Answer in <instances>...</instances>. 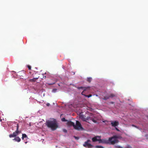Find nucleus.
<instances>
[{
  "label": "nucleus",
  "instance_id": "1",
  "mask_svg": "<svg viewBox=\"0 0 148 148\" xmlns=\"http://www.w3.org/2000/svg\"><path fill=\"white\" fill-rule=\"evenodd\" d=\"M46 124L48 128H51L52 130H55L58 127L57 121L54 119L51 120H47L46 121Z\"/></svg>",
  "mask_w": 148,
  "mask_h": 148
},
{
  "label": "nucleus",
  "instance_id": "2",
  "mask_svg": "<svg viewBox=\"0 0 148 148\" xmlns=\"http://www.w3.org/2000/svg\"><path fill=\"white\" fill-rule=\"evenodd\" d=\"M118 138V137L117 136H113L109 138L108 140H105L104 141V143L106 144L113 145L119 142V141L117 139Z\"/></svg>",
  "mask_w": 148,
  "mask_h": 148
},
{
  "label": "nucleus",
  "instance_id": "3",
  "mask_svg": "<svg viewBox=\"0 0 148 148\" xmlns=\"http://www.w3.org/2000/svg\"><path fill=\"white\" fill-rule=\"evenodd\" d=\"M16 127V129L15 132H14L12 134L9 135V136L10 138L15 137L21 133V131L18 130L19 125L18 124H17Z\"/></svg>",
  "mask_w": 148,
  "mask_h": 148
},
{
  "label": "nucleus",
  "instance_id": "4",
  "mask_svg": "<svg viewBox=\"0 0 148 148\" xmlns=\"http://www.w3.org/2000/svg\"><path fill=\"white\" fill-rule=\"evenodd\" d=\"M80 118L83 121H85L88 122H89L88 121H89L90 120H92L94 123H96L97 122V121L95 120L92 117L88 116L86 118H85L84 116L81 115L80 116Z\"/></svg>",
  "mask_w": 148,
  "mask_h": 148
},
{
  "label": "nucleus",
  "instance_id": "5",
  "mask_svg": "<svg viewBox=\"0 0 148 148\" xmlns=\"http://www.w3.org/2000/svg\"><path fill=\"white\" fill-rule=\"evenodd\" d=\"M74 128L75 129L77 130H82L84 129L80 123L78 121H76V125H75L74 124Z\"/></svg>",
  "mask_w": 148,
  "mask_h": 148
},
{
  "label": "nucleus",
  "instance_id": "6",
  "mask_svg": "<svg viewBox=\"0 0 148 148\" xmlns=\"http://www.w3.org/2000/svg\"><path fill=\"white\" fill-rule=\"evenodd\" d=\"M91 142L90 140L88 139L83 144L84 147L88 148H91L93 146L90 143Z\"/></svg>",
  "mask_w": 148,
  "mask_h": 148
},
{
  "label": "nucleus",
  "instance_id": "7",
  "mask_svg": "<svg viewBox=\"0 0 148 148\" xmlns=\"http://www.w3.org/2000/svg\"><path fill=\"white\" fill-rule=\"evenodd\" d=\"M100 136H97L92 138V140L93 142H94L98 141L99 142V143H101L102 142V141L101 139H100Z\"/></svg>",
  "mask_w": 148,
  "mask_h": 148
},
{
  "label": "nucleus",
  "instance_id": "8",
  "mask_svg": "<svg viewBox=\"0 0 148 148\" xmlns=\"http://www.w3.org/2000/svg\"><path fill=\"white\" fill-rule=\"evenodd\" d=\"M111 124L112 127H115L119 125V122L117 121H111Z\"/></svg>",
  "mask_w": 148,
  "mask_h": 148
},
{
  "label": "nucleus",
  "instance_id": "9",
  "mask_svg": "<svg viewBox=\"0 0 148 148\" xmlns=\"http://www.w3.org/2000/svg\"><path fill=\"white\" fill-rule=\"evenodd\" d=\"M90 87V86H88L86 87H83L82 86L77 87V88L79 89H82L84 90V91H86V90L89 89Z\"/></svg>",
  "mask_w": 148,
  "mask_h": 148
},
{
  "label": "nucleus",
  "instance_id": "10",
  "mask_svg": "<svg viewBox=\"0 0 148 148\" xmlns=\"http://www.w3.org/2000/svg\"><path fill=\"white\" fill-rule=\"evenodd\" d=\"M67 124L69 126H73L74 127V123L71 121H68Z\"/></svg>",
  "mask_w": 148,
  "mask_h": 148
},
{
  "label": "nucleus",
  "instance_id": "11",
  "mask_svg": "<svg viewBox=\"0 0 148 148\" xmlns=\"http://www.w3.org/2000/svg\"><path fill=\"white\" fill-rule=\"evenodd\" d=\"M13 140L18 142H20L21 140V138L18 136H16L15 138L13 139Z\"/></svg>",
  "mask_w": 148,
  "mask_h": 148
},
{
  "label": "nucleus",
  "instance_id": "12",
  "mask_svg": "<svg viewBox=\"0 0 148 148\" xmlns=\"http://www.w3.org/2000/svg\"><path fill=\"white\" fill-rule=\"evenodd\" d=\"M39 78V77H38L34 78L33 79H31L29 80V81L31 82H35L36 80H37Z\"/></svg>",
  "mask_w": 148,
  "mask_h": 148
},
{
  "label": "nucleus",
  "instance_id": "13",
  "mask_svg": "<svg viewBox=\"0 0 148 148\" xmlns=\"http://www.w3.org/2000/svg\"><path fill=\"white\" fill-rule=\"evenodd\" d=\"M28 138L26 134H22V138L23 140L24 138Z\"/></svg>",
  "mask_w": 148,
  "mask_h": 148
},
{
  "label": "nucleus",
  "instance_id": "14",
  "mask_svg": "<svg viewBox=\"0 0 148 148\" xmlns=\"http://www.w3.org/2000/svg\"><path fill=\"white\" fill-rule=\"evenodd\" d=\"M116 95L113 94H111L109 96V97L110 98H113L114 97H116Z\"/></svg>",
  "mask_w": 148,
  "mask_h": 148
},
{
  "label": "nucleus",
  "instance_id": "15",
  "mask_svg": "<svg viewBox=\"0 0 148 148\" xmlns=\"http://www.w3.org/2000/svg\"><path fill=\"white\" fill-rule=\"evenodd\" d=\"M110 98L109 96H105L103 98V99L104 100H106Z\"/></svg>",
  "mask_w": 148,
  "mask_h": 148
},
{
  "label": "nucleus",
  "instance_id": "16",
  "mask_svg": "<svg viewBox=\"0 0 148 148\" xmlns=\"http://www.w3.org/2000/svg\"><path fill=\"white\" fill-rule=\"evenodd\" d=\"M92 79V78L91 77H88L87 79V82H89L90 83Z\"/></svg>",
  "mask_w": 148,
  "mask_h": 148
},
{
  "label": "nucleus",
  "instance_id": "17",
  "mask_svg": "<svg viewBox=\"0 0 148 148\" xmlns=\"http://www.w3.org/2000/svg\"><path fill=\"white\" fill-rule=\"evenodd\" d=\"M115 148H123V147L119 145H115L114 146Z\"/></svg>",
  "mask_w": 148,
  "mask_h": 148
},
{
  "label": "nucleus",
  "instance_id": "18",
  "mask_svg": "<svg viewBox=\"0 0 148 148\" xmlns=\"http://www.w3.org/2000/svg\"><path fill=\"white\" fill-rule=\"evenodd\" d=\"M96 148H104V147L101 146L96 145L95 146Z\"/></svg>",
  "mask_w": 148,
  "mask_h": 148
},
{
  "label": "nucleus",
  "instance_id": "19",
  "mask_svg": "<svg viewBox=\"0 0 148 148\" xmlns=\"http://www.w3.org/2000/svg\"><path fill=\"white\" fill-rule=\"evenodd\" d=\"M62 121H67L68 120H66L65 118H63L62 119Z\"/></svg>",
  "mask_w": 148,
  "mask_h": 148
},
{
  "label": "nucleus",
  "instance_id": "20",
  "mask_svg": "<svg viewBox=\"0 0 148 148\" xmlns=\"http://www.w3.org/2000/svg\"><path fill=\"white\" fill-rule=\"evenodd\" d=\"M132 125L133 127H136V128H137V129H139V128L138 127H137V126H136V125H134L133 124Z\"/></svg>",
  "mask_w": 148,
  "mask_h": 148
},
{
  "label": "nucleus",
  "instance_id": "21",
  "mask_svg": "<svg viewBox=\"0 0 148 148\" xmlns=\"http://www.w3.org/2000/svg\"><path fill=\"white\" fill-rule=\"evenodd\" d=\"M85 96L88 98H89L92 96V95L91 94H90L88 95H85Z\"/></svg>",
  "mask_w": 148,
  "mask_h": 148
},
{
  "label": "nucleus",
  "instance_id": "22",
  "mask_svg": "<svg viewBox=\"0 0 148 148\" xmlns=\"http://www.w3.org/2000/svg\"><path fill=\"white\" fill-rule=\"evenodd\" d=\"M74 137L76 140H78L79 139V137H77L75 136H74Z\"/></svg>",
  "mask_w": 148,
  "mask_h": 148
},
{
  "label": "nucleus",
  "instance_id": "23",
  "mask_svg": "<svg viewBox=\"0 0 148 148\" xmlns=\"http://www.w3.org/2000/svg\"><path fill=\"white\" fill-rule=\"evenodd\" d=\"M27 67L28 68V69L29 70H30L31 69V66H29V65H28L27 66Z\"/></svg>",
  "mask_w": 148,
  "mask_h": 148
},
{
  "label": "nucleus",
  "instance_id": "24",
  "mask_svg": "<svg viewBox=\"0 0 148 148\" xmlns=\"http://www.w3.org/2000/svg\"><path fill=\"white\" fill-rule=\"evenodd\" d=\"M125 148H131V147L130 145H127V147H125Z\"/></svg>",
  "mask_w": 148,
  "mask_h": 148
},
{
  "label": "nucleus",
  "instance_id": "25",
  "mask_svg": "<svg viewBox=\"0 0 148 148\" xmlns=\"http://www.w3.org/2000/svg\"><path fill=\"white\" fill-rule=\"evenodd\" d=\"M55 84V82H53V83H49V85H52L53 84Z\"/></svg>",
  "mask_w": 148,
  "mask_h": 148
},
{
  "label": "nucleus",
  "instance_id": "26",
  "mask_svg": "<svg viewBox=\"0 0 148 148\" xmlns=\"http://www.w3.org/2000/svg\"><path fill=\"white\" fill-rule=\"evenodd\" d=\"M50 105V104L49 103H48L47 104V106H49Z\"/></svg>",
  "mask_w": 148,
  "mask_h": 148
},
{
  "label": "nucleus",
  "instance_id": "27",
  "mask_svg": "<svg viewBox=\"0 0 148 148\" xmlns=\"http://www.w3.org/2000/svg\"><path fill=\"white\" fill-rule=\"evenodd\" d=\"M56 89H53V91H54V92H55L56 90Z\"/></svg>",
  "mask_w": 148,
  "mask_h": 148
},
{
  "label": "nucleus",
  "instance_id": "28",
  "mask_svg": "<svg viewBox=\"0 0 148 148\" xmlns=\"http://www.w3.org/2000/svg\"><path fill=\"white\" fill-rule=\"evenodd\" d=\"M64 132H67V130H64Z\"/></svg>",
  "mask_w": 148,
  "mask_h": 148
},
{
  "label": "nucleus",
  "instance_id": "29",
  "mask_svg": "<svg viewBox=\"0 0 148 148\" xmlns=\"http://www.w3.org/2000/svg\"><path fill=\"white\" fill-rule=\"evenodd\" d=\"M116 129L117 131H119V130L116 127Z\"/></svg>",
  "mask_w": 148,
  "mask_h": 148
},
{
  "label": "nucleus",
  "instance_id": "30",
  "mask_svg": "<svg viewBox=\"0 0 148 148\" xmlns=\"http://www.w3.org/2000/svg\"><path fill=\"white\" fill-rule=\"evenodd\" d=\"M43 78H46V76H43Z\"/></svg>",
  "mask_w": 148,
  "mask_h": 148
},
{
  "label": "nucleus",
  "instance_id": "31",
  "mask_svg": "<svg viewBox=\"0 0 148 148\" xmlns=\"http://www.w3.org/2000/svg\"><path fill=\"white\" fill-rule=\"evenodd\" d=\"M84 91H83L82 93V95H83V92H84Z\"/></svg>",
  "mask_w": 148,
  "mask_h": 148
},
{
  "label": "nucleus",
  "instance_id": "32",
  "mask_svg": "<svg viewBox=\"0 0 148 148\" xmlns=\"http://www.w3.org/2000/svg\"><path fill=\"white\" fill-rule=\"evenodd\" d=\"M111 103L112 104H113L114 103V102H111Z\"/></svg>",
  "mask_w": 148,
  "mask_h": 148
},
{
  "label": "nucleus",
  "instance_id": "33",
  "mask_svg": "<svg viewBox=\"0 0 148 148\" xmlns=\"http://www.w3.org/2000/svg\"><path fill=\"white\" fill-rule=\"evenodd\" d=\"M25 143H27V142H25Z\"/></svg>",
  "mask_w": 148,
  "mask_h": 148
},
{
  "label": "nucleus",
  "instance_id": "34",
  "mask_svg": "<svg viewBox=\"0 0 148 148\" xmlns=\"http://www.w3.org/2000/svg\"><path fill=\"white\" fill-rule=\"evenodd\" d=\"M147 119H148V116H147Z\"/></svg>",
  "mask_w": 148,
  "mask_h": 148
}]
</instances>
